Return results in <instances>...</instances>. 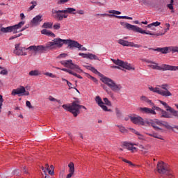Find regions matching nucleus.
Returning <instances> with one entry per match:
<instances>
[{"label":"nucleus","mask_w":178,"mask_h":178,"mask_svg":"<svg viewBox=\"0 0 178 178\" xmlns=\"http://www.w3.org/2000/svg\"><path fill=\"white\" fill-rule=\"evenodd\" d=\"M157 170L159 173L161 175H169V171L168 170V164L163 161H160L157 164Z\"/></svg>","instance_id":"10"},{"label":"nucleus","mask_w":178,"mask_h":178,"mask_svg":"<svg viewBox=\"0 0 178 178\" xmlns=\"http://www.w3.org/2000/svg\"><path fill=\"white\" fill-rule=\"evenodd\" d=\"M138 138L139 140H145V137L144 136V135L139 134H138Z\"/></svg>","instance_id":"61"},{"label":"nucleus","mask_w":178,"mask_h":178,"mask_svg":"<svg viewBox=\"0 0 178 178\" xmlns=\"http://www.w3.org/2000/svg\"><path fill=\"white\" fill-rule=\"evenodd\" d=\"M0 31H1V33H11L10 26L6 28H1Z\"/></svg>","instance_id":"37"},{"label":"nucleus","mask_w":178,"mask_h":178,"mask_svg":"<svg viewBox=\"0 0 178 178\" xmlns=\"http://www.w3.org/2000/svg\"><path fill=\"white\" fill-rule=\"evenodd\" d=\"M49 101H51L52 102H59V101H58V99H55L52 96H50L49 97Z\"/></svg>","instance_id":"58"},{"label":"nucleus","mask_w":178,"mask_h":178,"mask_svg":"<svg viewBox=\"0 0 178 178\" xmlns=\"http://www.w3.org/2000/svg\"><path fill=\"white\" fill-rule=\"evenodd\" d=\"M139 111L141 113H147V115H156V112L154 111L152 108H149L148 107H140L139 108Z\"/></svg>","instance_id":"18"},{"label":"nucleus","mask_w":178,"mask_h":178,"mask_svg":"<svg viewBox=\"0 0 178 178\" xmlns=\"http://www.w3.org/2000/svg\"><path fill=\"white\" fill-rule=\"evenodd\" d=\"M25 23H26V22L21 21L17 24L10 26L11 33H13V34H17V33H20L22 31H24V29H22L21 30H20V29H22V27H23V26H24Z\"/></svg>","instance_id":"12"},{"label":"nucleus","mask_w":178,"mask_h":178,"mask_svg":"<svg viewBox=\"0 0 178 178\" xmlns=\"http://www.w3.org/2000/svg\"><path fill=\"white\" fill-rule=\"evenodd\" d=\"M163 124V122L161 120H159L158 119L152 120V127L155 130H162V125Z\"/></svg>","instance_id":"16"},{"label":"nucleus","mask_w":178,"mask_h":178,"mask_svg":"<svg viewBox=\"0 0 178 178\" xmlns=\"http://www.w3.org/2000/svg\"><path fill=\"white\" fill-rule=\"evenodd\" d=\"M53 27L54 30H59L60 29V24H56Z\"/></svg>","instance_id":"57"},{"label":"nucleus","mask_w":178,"mask_h":178,"mask_svg":"<svg viewBox=\"0 0 178 178\" xmlns=\"http://www.w3.org/2000/svg\"><path fill=\"white\" fill-rule=\"evenodd\" d=\"M95 101L96 104H97V105H99L100 108H102V109L104 111V112H112V110L108 109V106H106V105H105V103L102 102V99H101V97L96 96Z\"/></svg>","instance_id":"14"},{"label":"nucleus","mask_w":178,"mask_h":178,"mask_svg":"<svg viewBox=\"0 0 178 178\" xmlns=\"http://www.w3.org/2000/svg\"><path fill=\"white\" fill-rule=\"evenodd\" d=\"M108 13L110 14H97L96 16H109V17H115V15H121L122 13H120V11H117L115 10H108Z\"/></svg>","instance_id":"20"},{"label":"nucleus","mask_w":178,"mask_h":178,"mask_svg":"<svg viewBox=\"0 0 178 178\" xmlns=\"http://www.w3.org/2000/svg\"><path fill=\"white\" fill-rule=\"evenodd\" d=\"M121 26L124 27V29H127V30H129L134 31V33H139V34H146V35H152V37H159L161 35H165L169 30H170V24L166 23L165 26L166 27L164 29L163 32L159 33H152L149 31H145L143 29V28H140V26H137L136 25H131V24H129L127 22H120Z\"/></svg>","instance_id":"2"},{"label":"nucleus","mask_w":178,"mask_h":178,"mask_svg":"<svg viewBox=\"0 0 178 178\" xmlns=\"http://www.w3.org/2000/svg\"><path fill=\"white\" fill-rule=\"evenodd\" d=\"M101 81H102L104 84H106V86H108L114 92H119V91H121L122 88L121 84L116 83L115 81L105 76H102Z\"/></svg>","instance_id":"5"},{"label":"nucleus","mask_w":178,"mask_h":178,"mask_svg":"<svg viewBox=\"0 0 178 178\" xmlns=\"http://www.w3.org/2000/svg\"><path fill=\"white\" fill-rule=\"evenodd\" d=\"M63 72H67V73H69L70 74H73L74 72L69 69L63 68L61 69Z\"/></svg>","instance_id":"50"},{"label":"nucleus","mask_w":178,"mask_h":178,"mask_svg":"<svg viewBox=\"0 0 178 178\" xmlns=\"http://www.w3.org/2000/svg\"><path fill=\"white\" fill-rule=\"evenodd\" d=\"M162 126H164V127H166V129H170V125H169V124H168V122H163Z\"/></svg>","instance_id":"62"},{"label":"nucleus","mask_w":178,"mask_h":178,"mask_svg":"<svg viewBox=\"0 0 178 178\" xmlns=\"http://www.w3.org/2000/svg\"><path fill=\"white\" fill-rule=\"evenodd\" d=\"M52 26H54L52 22H44L42 27V29H52Z\"/></svg>","instance_id":"33"},{"label":"nucleus","mask_w":178,"mask_h":178,"mask_svg":"<svg viewBox=\"0 0 178 178\" xmlns=\"http://www.w3.org/2000/svg\"><path fill=\"white\" fill-rule=\"evenodd\" d=\"M76 13H78L79 15H84V11L83 10H79L76 11Z\"/></svg>","instance_id":"64"},{"label":"nucleus","mask_w":178,"mask_h":178,"mask_svg":"<svg viewBox=\"0 0 178 178\" xmlns=\"http://www.w3.org/2000/svg\"><path fill=\"white\" fill-rule=\"evenodd\" d=\"M29 76H40L41 72L38 70H35L29 72Z\"/></svg>","instance_id":"35"},{"label":"nucleus","mask_w":178,"mask_h":178,"mask_svg":"<svg viewBox=\"0 0 178 178\" xmlns=\"http://www.w3.org/2000/svg\"><path fill=\"white\" fill-rule=\"evenodd\" d=\"M3 104V97L1 95H0V112H1V109H2Z\"/></svg>","instance_id":"52"},{"label":"nucleus","mask_w":178,"mask_h":178,"mask_svg":"<svg viewBox=\"0 0 178 178\" xmlns=\"http://www.w3.org/2000/svg\"><path fill=\"white\" fill-rule=\"evenodd\" d=\"M64 44L68 45L69 48H78L79 51H87V48L83 47V45L80 44L77 41L61 38H55L51 42H48L47 48V49H56V48H62Z\"/></svg>","instance_id":"1"},{"label":"nucleus","mask_w":178,"mask_h":178,"mask_svg":"<svg viewBox=\"0 0 178 178\" xmlns=\"http://www.w3.org/2000/svg\"><path fill=\"white\" fill-rule=\"evenodd\" d=\"M148 97H145V96H141L140 97V101H142L143 102H145V101L147 99Z\"/></svg>","instance_id":"63"},{"label":"nucleus","mask_w":178,"mask_h":178,"mask_svg":"<svg viewBox=\"0 0 178 178\" xmlns=\"http://www.w3.org/2000/svg\"><path fill=\"white\" fill-rule=\"evenodd\" d=\"M118 44H120V45H122V47H131L132 48H141L140 44H136L133 42H129L123 39L118 40Z\"/></svg>","instance_id":"11"},{"label":"nucleus","mask_w":178,"mask_h":178,"mask_svg":"<svg viewBox=\"0 0 178 178\" xmlns=\"http://www.w3.org/2000/svg\"><path fill=\"white\" fill-rule=\"evenodd\" d=\"M67 15L66 13L61 14L60 16V20H63V19H67Z\"/></svg>","instance_id":"55"},{"label":"nucleus","mask_w":178,"mask_h":178,"mask_svg":"<svg viewBox=\"0 0 178 178\" xmlns=\"http://www.w3.org/2000/svg\"><path fill=\"white\" fill-rule=\"evenodd\" d=\"M69 174L67 175L66 178H72L73 175H74V163L71 162L68 164Z\"/></svg>","instance_id":"21"},{"label":"nucleus","mask_w":178,"mask_h":178,"mask_svg":"<svg viewBox=\"0 0 178 178\" xmlns=\"http://www.w3.org/2000/svg\"><path fill=\"white\" fill-rule=\"evenodd\" d=\"M15 48L14 54L15 55H18V56H26V55H27V52L26 51H29V49L22 47L20 44H15Z\"/></svg>","instance_id":"9"},{"label":"nucleus","mask_w":178,"mask_h":178,"mask_svg":"<svg viewBox=\"0 0 178 178\" xmlns=\"http://www.w3.org/2000/svg\"><path fill=\"white\" fill-rule=\"evenodd\" d=\"M147 136H149L150 137H154V138H158L159 140H163V136L161 135H158L156 133L153 134H146Z\"/></svg>","instance_id":"30"},{"label":"nucleus","mask_w":178,"mask_h":178,"mask_svg":"<svg viewBox=\"0 0 178 178\" xmlns=\"http://www.w3.org/2000/svg\"><path fill=\"white\" fill-rule=\"evenodd\" d=\"M20 35H22V33L15 35L13 36L10 37L9 40H15V38H17V37H20Z\"/></svg>","instance_id":"59"},{"label":"nucleus","mask_w":178,"mask_h":178,"mask_svg":"<svg viewBox=\"0 0 178 178\" xmlns=\"http://www.w3.org/2000/svg\"><path fill=\"white\" fill-rule=\"evenodd\" d=\"M147 66L150 69H153V70H159L161 69V66L154 61L151 64L147 65Z\"/></svg>","instance_id":"27"},{"label":"nucleus","mask_w":178,"mask_h":178,"mask_svg":"<svg viewBox=\"0 0 178 178\" xmlns=\"http://www.w3.org/2000/svg\"><path fill=\"white\" fill-rule=\"evenodd\" d=\"M103 101L104 102V104L106 105H107L108 106H112V103L111 102V101H109V99L106 97L103 99Z\"/></svg>","instance_id":"43"},{"label":"nucleus","mask_w":178,"mask_h":178,"mask_svg":"<svg viewBox=\"0 0 178 178\" xmlns=\"http://www.w3.org/2000/svg\"><path fill=\"white\" fill-rule=\"evenodd\" d=\"M42 22V15H36L31 21L32 24H35L37 26V24H40Z\"/></svg>","instance_id":"23"},{"label":"nucleus","mask_w":178,"mask_h":178,"mask_svg":"<svg viewBox=\"0 0 178 178\" xmlns=\"http://www.w3.org/2000/svg\"><path fill=\"white\" fill-rule=\"evenodd\" d=\"M11 95H30V92L26 91V88L24 86H21L20 88H18L17 89H13Z\"/></svg>","instance_id":"13"},{"label":"nucleus","mask_w":178,"mask_h":178,"mask_svg":"<svg viewBox=\"0 0 178 178\" xmlns=\"http://www.w3.org/2000/svg\"><path fill=\"white\" fill-rule=\"evenodd\" d=\"M123 162H125V163H129V166H136L131 161H128L127 159H123Z\"/></svg>","instance_id":"49"},{"label":"nucleus","mask_w":178,"mask_h":178,"mask_svg":"<svg viewBox=\"0 0 178 178\" xmlns=\"http://www.w3.org/2000/svg\"><path fill=\"white\" fill-rule=\"evenodd\" d=\"M111 60L113 62V63H115V65H117L111 66L112 69H120V67H122L123 69H126L127 70H136V68L131 66V64H129V63H124L119 59H111Z\"/></svg>","instance_id":"6"},{"label":"nucleus","mask_w":178,"mask_h":178,"mask_svg":"<svg viewBox=\"0 0 178 178\" xmlns=\"http://www.w3.org/2000/svg\"><path fill=\"white\" fill-rule=\"evenodd\" d=\"M51 13L52 15H54V16L56 17V19L60 20V16H62V13H63V12L62 10H56L55 9H53L51 10Z\"/></svg>","instance_id":"24"},{"label":"nucleus","mask_w":178,"mask_h":178,"mask_svg":"<svg viewBox=\"0 0 178 178\" xmlns=\"http://www.w3.org/2000/svg\"><path fill=\"white\" fill-rule=\"evenodd\" d=\"M26 49H29V51H32V52H35V54H43V52H45L47 49H48V47H47V44L45 46L44 45H32Z\"/></svg>","instance_id":"8"},{"label":"nucleus","mask_w":178,"mask_h":178,"mask_svg":"<svg viewBox=\"0 0 178 178\" xmlns=\"http://www.w3.org/2000/svg\"><path fill=\"white\" fill-rule=\"evenodd\" d=\"M115 111L117 118H120V116H122V111H120V110L118 108H116Z\"/></svg>","instance_id":"48"},{"label":"nucleus","mask_w":178,"mask_h":178,"mask_svg":"<svg viewBox=\"0 0 178 178\" xmlns=\"http://www.w3.org/2000/svg\"><path fill=\"white\" fill-rule=\"evenodd\" d=\"M124 147H126L127 149L129 151H131V152H136L137 151V148L134 147V145L130 143H124Z\"/></svg>","instance_id":"22"},{"label":"nucleus","mask_w":178,"mask_h":178,"mask_svg":"<svg viewBox=\"0 0 178 178\" xmlns=\"http://www.w3.org/2000/svg\"><path fill=\"white\" fill-rule=\"evenodd\" d=\"M26 105L27 108H29V109H33V106L31 105V103L30 102V101H26Z\"/></svg>","instance_id":"54"},{"label":"nucleus","mask_w":178,"mask_h":178,"mask_svg":"<svg viewBox=\"0 0 178 178\" xmlns=\"http://www.w3.org/2000/svg\"><path fill=\"white\" fill-rule=\"evenodd\" d=\"M115 17H117V19H128V20H133V17H128V16H118V15H115Z\"/></svg>","instance_id":"46"},{"label":"nucleus","mask_w":178,"mask_h":178,"mask_svg":"<svg viewBox=\"0 0 178 178\" xmlns=\"http://www.w3.org/2000/svg\"><path fill=\"white\" fill-rule=\"evenodd\" d=\"M151 1H144L142 3L143 6H144L145 8H149V6H152L151 5Z\"/></svg>","instance_id":"41"},{"label":"nucleus","mask_w":178,"mask_h":178,"mask_svg":"<svg viewBox=\"0 0 178 178\" xmlns=\"http://www.w3.org/2000/svg\"><path fill=\"white\" fill-rule=\"evenodd\" d=\"M150 51H157V52H161V54H169L170 52V47H159L157 49H149Z\"/></svg>","instance_id":"19"},{"label":"nucleus","mask_w":178,"mask_h":178,"mask_svg":"<svg viewBox=\"0 0 178 178\" xmlns=\"http://www.w3.org/2000/svg\"><path fill=\"white\" fill-rule=\"evenodd\" d=\"M63 13H70V15H76V9L73 8H67L65 10H62Z\"/></svg>","instance_id":"28"},{"label":"nucleus","mask_w":178,"mask_h":178,"mask_svg":"<svg viewBox=\"0 0 178 178\" xmlns=\"http://www.w3.org/2000/svg\"><path fill=\"white\" fill-rule=\"evenodd\" d=\"M63 109L65 111H67L68 112H70L72 113V115L74 116V118L77 117V115L80 113V109L83 108V109H87L86 106H80L77 102H74L72 105L70 104H63L62 106Z\"/></svg>","instance_id":"4"},{"label":"nucleus","mask_w":178,"mask_h":178,"mask_svg":"<svg viewBox=\"0 0 178 178\" xmlns=\"http://www.w3.org/2000/svg\"><path fill=\"white\" fill-rule=\"evenodd\" d=\"M88 59H90V60H99V58H98L97 55L91 53H88Z\"/></svg>","instance_id":"31"},{"label":"nucleus","mask_w":178,"mask_h":178,"mask_svg":"<svg viewBox=\"0 0 178 178\" xmlns=\"http://www.w3.org/2000/svg\"><path fill=\"white\" fill-rule=\"evenodd\" d=\"M159 102L160 104H161V105H163V106H164V108H165L167 112H169V110L172 108L170 107V106H168L166 102H163V101H161V100H159Z\"/></svg>","instance_id":"36"},{"label":"nucleus","mask_w":178,"mask_h":178,"mask_svg":"<svg viewBox=\"0 0 178 178\" xmlns=\"http://www.w3.org/2000/svg\"><path fill=\"white\" fill-rule=\"evenodd\" d=\"M159 70H163V72H166L167 70H170L171 72H176V70H178V66L163 64L161 66H160Z\"/></svg>","instance_id":"17"},{"label":"nucleus","mask_w":178,"mask_h":178,"mask_svg":"<svg viewBox=\"0 0 178 178\" xmlns=\"http://www.w3.org/2000/svg\"><path fill=\"white\" fill-rule=\"evenodd\" d=\"M44 76H48L49 77H51V79H56V75L54 74L51 72H45L44 74Z\"/></svg>","instance_id":"45"},{"label":"nucleus","mask_w":178,"mask_h":178,"mask_svg":"<svg viewBox=\"0 0 178 178\" xmlns=\"http://www.w3.org/2000/svg\"><path fill=\"white\" fill-rule=\"evenodd\" d=\"M61 65L65 66V67H69L70 69H72V70H75L77 73H83V70L80 69L79 65L74 64L72 60L61 61Z\"/></svg>","instance_id":"7"},{"label":"nucleus","mask_w":178,"mask_h":178,"mask_svg":"<svg viewBox=\"0 0 178 178\" xmlns=\"http://www.w3.org/2000/svg\"><path fill=\"white\" fill-rule=\"evenodd\" d=\"M117 127H118V129H120V131L121 133H127V129H126L124 127L121 125H118Z\"/></svg>","instance_id":"44"},{"label":"nucleus","mask_w":178,"mask_h":178,"mask_svg":"<svg viewBox=\"0 0 178 178\" xmlns=\"http://www.w3.org/2000/svg\"><path fill=\"white\" fill-rule=\"evenodd\" d=\"M152 109L154 111H158L159 112H161V113H162V111H163V109L155 106H153Z\"/></svg>","instance_id":"56"},{"label":"nucleus","mask_w":178,"mask_h":178,"mask_svg":"<svg viewBox=\"0 0 178 178\" xmlns=\"http://www.w3.org/2000/svg\"><path fill=\"white\" fill-rule=\"evenodd\" d=\"M86 69L90 70L91 72H92V73H95V74H98V73H99V72H98V70H97V69H95V67H92L90 65H86Z\"/></svg>","instance_id":"34"},{"label":"nucleus","mask_w":178,"mask_h":178,"mask_svg":"<svg viewBox=\"0 0 178 178\" xmlns=\"http://www.w3.org/2000/svg\"><path fill=\"white\" fill-rule=\"evenodd\" d=\"M41 34H43L44 35H48L49 37H52L53 38H54V37H56L55 33H54L51 31H48L47 29H42L41 31Z\"/></svg>","instance_id":"25"},{"label":"nucleus","mask_w":178,"mask_h":178,"mask_svg":"<svg viewBox=\"0 0 178 178\" xmlns=\"http://www.w3.org/2000/svg\"><path fill=\"white\" fill-rule=\"evenodd\" d=\"M79 56H82V58L88 59V54L79 53Z\"/></svg>","instance_id":"51"},{"label":"nucleus","mask_w":178,"mask_h":178,"mask_svg":"<svg viewBox=\"0 0 178 178\" xmlns=\"http://www.w3.org/2000/svg\"><path fill=\"white\" fill-rule=\"evenodd\" d=\"M67 84L68 87L70 88V90H71L72 88H75L74 87H73V84H72V83L69 82V81H67Z\"/></svg>","instance_id":"60"},{"label":"nucleus","mask_w":178,"mask_h":178,"mask_svg":"<svg viewBox=\"0 0 178 178\" xmlns=\"http://www.w3.org/2000/svg\"><path fill=\"white\" fill-rule=\"evenodd\" d=\"M168 112H170L173 116H175L176 118H178V111L175 110L173 108H170L168 110Z\"/></svg>","instance_id":"38"},{"label":"nucleus","mask_w":178,"mask_h":178,"mask_svg":"<svg viewBox=\"0 0 178 178\" xmlns=\"http://www.w3.org/2000/svg\"><path fill=\"white\" fill-rule=\"evenodd\" d=\"M167 8L171 11V13H175V1H171L167 4Z\"/></svg>","instance_id":"29"},{"label":"nucleus","mask_w":178,"mask_h":178,"mask_svg":"<svg viewBox=\"0 0 178 178\" xmlns=\"http://www.w3.org/2000/svg\"><path fill=\"white\" fill-rule=\"evenodd\" d=\"M44 168H46L49 175H50L51 176H54V175H55V172H54V170H49V165L48 164H45Z\"/></svg>","instance_id":"40"},{"label":"nucleus","mask_w":178,"mask_h":178,"mask_svg":"<svg viewBox=\"0 0 178 178\" xmlns=\"http://www.w3.org/2000/svg\"><path fill=\"white\" fill-rule=\"evenodd\" d=\"M170 52L175 54L178 52V47L177 46H170Z\"/></svg>","instance_id":"39"},{"label":"nucleus","mask_w":178,"mask_h":178,"mask_svg":"<svg viewBox=\"0 0 178 178\" xmlns=\"http://www.w3.org/2000/svg\"><path fill=\"white\" fill-rule=\"evenodd\" d=\"M161 118H165L167 119H170L172 118V114L168 113L167 111L163 110L161 111Z\"/></svg>","instance_id":"32"},{"label":"nucleus","mask_w":178,"mask_h":178,"mask_svg":"<svg viewBox=\"0 0 178 178\" xmlns=\"http://www.w3.org/2000/svg\"><path fill=\"white\" fill-rule=\"evenodd\" d=\"M31 3L32 4V6L29 7V10H33V9H34V8L37 6V1H32L31 2Z\"/></svg>","instance_id":"47"},{"label":"nucleus","mask_w":178,"mask_h":178,"mask_svg":"<svg viewBox=\"0 0 178 178\" xmlns=\"http://www.w3.org/2000/svg\"><path fill=\"white\" fill-rule=\"evenodd\" d=\"M158 26H161V22H153V23H151V24H149L147 27V29H151V30H153L154 31H156V29L155 28H152V27H158Z\"/></svg>","instance_id":"26"},{"label":"nucleus","mask_w":178,"mask_h":178,"mask_svg":"<svg viewBox=\"0 0 178 178\" xmlns=\"http://www.w3.org/2000/svg\"><path fill=\"white\" fill-rule=\"evenodd\" d=\"M169 85L168 84H162L161 86H157L154 88L152 86H149L148 89L152 92H155L156 94H159V95H161V97H165L167 98L168 97H172V94L168 89Z\"/></svg>","instance_id":"3"},{"label":"nucleus","mask_w":178,"mask_h":178,"mask_svg":"<svg viewBox=\"0 0 178 178\" xmlns=\"http://www.w3.org/2000/svg\"><path fill=\"white\" fill-rule=\"evenodd\" d=\"M143 62H145V63H147V65H151L154 61L149 60V59H143Z\"/></svg>","instance_id":"53"},{"label":"nucleus","mask_w":178,"mask_h":178,"mask_svg":"<svg viewBox=\"0 0 178 178\" xmlns=\"http://www.w3.org/2000/svg\"><path fill=\"white\" fill-rule=\"evenodd\" d=\"M130 120L134 124H138L139 126L144 125V119L140 116H131Z\"/></svg>","instance_id":"15"},{"label":"nucleus","mask_w":178,"mask_h":178,"mask_svg":"<svg viewBox=\"0 0 178 178\" xmlns=\"http://www.w3.org/2000/svg\"><path fill=\"white\" fill-rule=\"evenodd\" d=\"M144 124L142 126H152V120H143Z\"/></svg>","instance_id":"42"}]
</instances>
